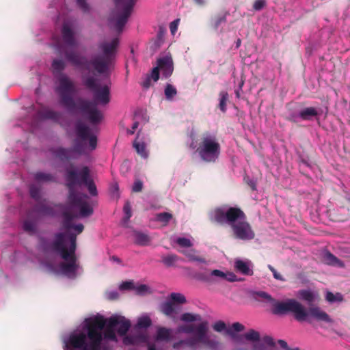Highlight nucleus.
Listing matches in <instances>:
<instances>
[{
  "label": "nucleus",
  "instance_id": "obj_12",
  "mask_svg": "<svg viewBox=\"0 0 350 350\" xmlns=\"http://www.w3.org/2000/svg\"><path fill=\"white\" fill-rule=\"evenodd\" d=\"M75 129L77 137L82 142L88 140L90 149L94 150L97 146V137L92 133L90 128L81 121H77Z\"/></svg>",
  "mask_w": 350,
  "mask_h": 350
},
{
  "label": "nucleus",
  "instance_id": "obj_2",
  "mask_svg": "<svg viewBox=\"0 0 350 350\" xmlns=\"http://www.w3.org/2000/svg\"><path fill=\"white\" fill-rule=\"evenodd\" d=\"M82 79L85 87L92 92L93 102L78 98L75 101L76 107L71 111L78 109L85 119L92 125H96L102 120L103 115L96 105H105L110 102V87L107 84L98 85L92 76L83 75Z\"/></svg>",
  "mask_w": 350,
  "mask_h": 350
},
{
  "label": "nucleus",
  "instance_id": "obj_55",
  "mask_svg": "<svg viewBox=\"0 0 350 350\" xmlns=\"http://www.w3.org/2000/svg\"><path fill=\"white\" fill-rule=\"evenodd\" d=\"M143 189V183L140 180H136L132 187L133 192L137 193L142 191Z\"/></svg>",
  "mask_w": 350,
  "mask_h": 350
},
{
  "label": "nucleus",
  "instance_id": "obj_33",
  "mask_svg": "<svg viewBox=\"0 0 350 350\" xmlns=\"http://www.w3.org/2000/svg\"><path fill=\"white\" fill-rule=\"evenodd\" d=\"M299 297L308 303L313 302L314 300V295L313 293L309 290H301L298 292Z\"/></svg>",
  "mask_w": 350,
  "mask_h": 350
},
{
  "label": "nucleus",
  "instance_id": "obj_10",
  "mask_svg": "<svg viewBox=\"0 0 350 350\" xmlns=\"http://www.w3.org/2000/svg\"><path fill=\"white\" fill-rule=\"evenodd\" d=\"M88 196L82 193H68V202L72 208L79 209V215L87 217L92 215L93 208L86 201Z\"/></svg>",
  "mask_w": 350,
  "mask_h": 350
},
{
  "label": "nucleus",
  "instance_id": "obj_31",
  "mask_svg": "<svg viewBox=\"0 0 350 350\" xmlns=\"http://www.w3.org/2000/svg\"><path fill=\"white\" fill-rule=\"evenodd\" d=\"M199 334H196V337L190 338L185 340L186 346L191 350H196L199 343H201V340L199 339Z\"/></svg>",
  "mask_w": 350,
  "mask_h": 350
},
{
  "label": "nucleus",
  "instance_id": "obj_45",
  "mask_svg": "<svg viewBox=\"0 0 350 350\" xmlns=\"http://www.w3.org/2000/svg\"><path fill=\"white\" fill-rule=\"evenodd\" d=\"M40 189L36 187L34 185H31L29 187V193L32 198L35 199L36 200H38L40 199Z\"/></svg>",
  "mask_w": 350,
  "mask_h": 350
},
{
  "label": "nucleus",
  "instance_id": "obj_54",
  "mask_svg": "<svg viewBox=\"0 0 350 350\" xmlns=\"http://www.w3.org/2000/svg\"><path fill=\"white\" fill-rule=\"evenodd\" d=\"M173 348L176 350H187V346L185 340H180L173 344Z\"/></svg>",
  "mask_w": 350,
  "mask_h": 350
},
{
  "label": "nucleus",
  "instance_id": "obj_38",
  "mask_svg": "<svg viewBox=\"0 0 350 350\" xmlns=\"http://www.w3.org/2000/svg\"><path fill=\"white\" fill-rule=\"evenodd\" d=\"M219 96H220V99H219V107L223 113H225L227 109L226 103L228 100V92L223 91L219 93Z\"/></svg>",
  "mask_w": 350,
  "mask_h": 350
},
{
  "label": "nucleus",
  "instance_id": "obj_59",
  "mask_svg": "<svg viewBox=\"0 0 350 350\" xmlns=\"http://www.w3.org/2000/svg\"><path fill=\"white\" fill-rule=\"evenodd\" d=\"M253 350H267L265 345L262 341H256L252 345Z\"/></svg>",
  "mask_w": 350,
  "mask_h": 350
},
{
  "label": "nucleus",
  "instance_id": "obj_20",
  "mask_svg": "<svg viewBox=\"0 0 350 350\" xmlns=\"http://www.w3.org/2000/svg\"><path fill=\"white\" fill-rule=\"evenodd\" d=\"M110 318H116L118 321V326L117 332L119 335L124 336L129 331L131 327V323L129 320H126L124 317L121 316H113Z\"/></svg>",
  "mask_w": 350,
  "mask_h": 350
},
{
  "label": "nucleus",
  "instance_id": "obj_4",
  "mask_svg": "<svg viewBox=\"0 0 350 350\" xmlns=\"http://www.w3.org/2000/svg\"><path fill=\"white\" fill-rule=\"evenodd\" d=\"M118 44V38L112 39L110 42L100 43L98 47L103 52V55L94 57L91 60H88L85 57H82L73 51H66L65 57L72 64L83 70L91 71L93 69L98 74L109 75Z\"/></svg>",
  "mask_w": 350,
  "mask_h": 350
},
{
  "label": "nucleus",
  "instance_id": "obj_51",
  "mask_svg": "<svg viewBox=\"0 0 350 350\" xmlns=\"http://www.w3.org/2000/svg\"><path fill=\"white\" fill-rule=\"evenodd\" d=\"M256 295L260 298L265 299L270 302L271 304L274 301V299L269 294L265 291H258L256 293Z\"/></svg>",
  "mask_w": 350,
  "mask_h": 350
},
{
  "label": "nucleus",
  "instance_id": "obj_58",
  "mask_svg": "<svg viewBox=\"0 0 350 350\" xmlns=\"http://www.w3.org/2000/svg\"><path fill=\"white\" fill-rule=\"evenodd\" d=\"M262 342L265 345H267L269 347H274L275 346V342H274L273 338L269 336H264L262 339Z\"/></svg>",
  "mask_w": 350,
  "mask_h": 350
},
{
  "label": "nucleus",
  "instance_id": "obj_64",
  "mask_svg": "<svg viewBox=\"0 0 350 350\" xmlns=\"http://www.w3.org/2000/svg\"><path fill=\"white\" fill-rule=\"evenodd\" d=\"M210 275H212V276H215V277H219V278H224V275H225V273L220 271V270H218V269H215V270H213L211 273H210Z\"/></svg>",
  "mask_w": 350,
  "mask_h": 350
},
{
  "label": "nucleus",
  "instance_id": "obj_23",
  "mask_svg": "<svg viewBox=\"0 0 350 350\" xmlns=\"http://www.w3.org/2000/svg\"><path fill=\"white\" fill-rule=\"evenodd\" d=\"M318 114L317 110L314 107H310L301 110L299 113V117L303 120H311L312 118L317 116Z\"/></svg>",
  "mask_w": 350,
  "mask_h": 350
},
{
  "label": "nucleus",
  "instance_id": "obj_9",
  "mask_svg": "<svg viewBox=\"0 0 350 350\" xmlns=\"http://www.w3.org/2000/svg\"><path fill=\"white\" fill-rule=\"evenodd\" d=\"M196 152L204 162L215 163L221 152V146L217 136L208 131L203 133Z\"/></svg>",
  "mask_w": 350,
  "mask_h": 350
},
{
  "label": "nucleus",
  "instance_id": "obj_60",
  "mask_svg": "<svg viewBox=\"0 0 350 350\" xmlns=\"http://www.w3.org/2000/svg\"><path fill=\"white\" fill-rule=\"evenodd\" d=\"M224 279L229 282L237 281V275L232 272L225 273Z\"/></svg>",
  "mask_w": 350,
  "mask_h": 350
},
{
  "label": "nucleus",
  "instance_id": "obj_6",
  "mask_svg": "<svg viewBox=\"0 0 350 350\" xmlns=\"http://www.w3.org/2000/svg\"><path fill=\"white\" fill-rule=\"evenodd\" d=\"M66 233H56L51 243L52 250L65 260L60 263L59 267L63 274L75 278L79 268L76 256L77 234H68V245L66 243Z\"/></svg>",
  "mask_w": 350,
  "mask_h": 350
},
{
  "label": "nucleus",
  "instance_id": "obj_42",
  "mask_svg": "<svg viewBox=\"0 0 350 350\" xmlns=\"http://www.w3.org/2000/svg\"><path fill=\"white\" fill-rule=\"evenodd\" d=\"M151 324L150 318L148 316H144L138 319L136 326L138 328H148Z\"/></svg>",
  "mask_w": 350,
  "mask_h": 350
},
{
  "label": "nucleus",
  "instance_id": "obj_50",
  "mask_svg": "<svg viewBox=\"0 0 350 350\" xmlns=\"http://www.w3.org/2000/svg\"><path fill=\"white\" fill-rule=\"evenodd\" d=\"M213 327L215 331L221 332L226 329V325L224 321H218L213 325Z\"/></svg>",
  "mask_w": 350,
  "mask_h": 350
},
{
  "label": "nucleus",
  "instance_id": "obj_25",
  "mask_svg": "<svg viewBox=\"0 0 350 350\" xmlns=\"http://www.w3.org/2000/svg\"><path fill=\"white\" fill-rule=\"evenodd\" d=\"M36 211L42 215L53 216L55 215L53 206L46 203L38 204L36 206Z\"/></svg>",
  "mask_w": 350,
  "mask_h": 350
},
{
  "label": "nucleus",
  "instance_id": "obj_1",
  "mask_svg": "<svg viewBox=\"0 0 350 350\" xmlns=\"http://www.w3.org/2000/svg\"><path fill=\"white\" fill-rule=\"evenodd\" d=\"M118 325V319H105L96 316L87 319L82 332L70 334L65 347L78 350H100L103 339L117 341L114 328Z\"/></svg>",
  "mask_w": 350,
  "mask_h": 350
},
{
  "label": "nucleus",
  "instance_id": "obj_46",
  "mask_svg": "<svg viewBox=\"0 0 350 350\" xmlns=\"http://www.w3.org/2000/svg\"><path fill=\"white\" fill-rule=\"evenodd\" d=\"M326 299L331 303H333L336 301H342V296L339 293L334 295L331 292H327L326 294Z\"/></svg>",
  "mask_w": 350,
  "mask_h": 350
},
{
  "label": "nucleus",
  "instance_id": "obj_17",
  "mask_svg": "<svg viewBox=\"0 0 350 350\" xmlns=\"http://www.w3.org/2000/svg\"><path fill=\"white\" fill-rule=\"evenodd\" d=\"M148 337L146 334L137 333L136 334H131L126 336L123 338V342L126 345H139L145 343L148 341Z\"/></svg>",
  "mask_w": 350,
  "mask_h": 350
},
{
  "label": "nucleus",
  "instance_id": "obj_15",
  "mask_svg": "<svg viewBox=\"0 0 350 350\" xmlns=\"http://www.w3.org/2000/svg\"><path fill=\"white\" fill-rule=\"evenodd\" d=\"M157 68L165 78L170 77L173 72V62L171 57L165 56L157 59Z\"/></svg>",
  "mask_w": 350,
  "mask_h": 350
},
{
  "label": "nucleus",
  "instance_id": "obj_52",
  "mask_svg": "<svg viewBox=\"0 0 350 350\" xmlns=\"http://www.w3.org/2000/svg\"><path fill=\"white\" fill-rule=\"evenodd\" d=\"M167 31V29L165 27H163V26H159V32L157 34V45L160 46L161 43L163 42V38L164 35L165 34Z\"/></svg>",
  "mask_w": 350,
  "mask_h": 350
},
{
  "label": "nucleus",
  "instance_id": "obj_39",
  "mask_svg": "<svg viewBox=\"0 0 350 350\" xmlns=\"http://www.w3.org/2000/svg\"><path fill=\"white\" fill-rule=\"evenodd\" d=\"M196 326L194 325H180L177 328V331L179 333L192 334H196Z\"/></svg>",
  "mask_w": 350,
  "mask_h": 350
},
{
  "label": "nucleus",
  "instance_id": "obj_37",
  "mask_svg": "<svg viewBox=\"0 0 350 350\" xmlns=\"http://www.w3.org/2000/svg\"><path fill=\"white\" fill-rule=\"evenodd\" d=\"M172 218V215L167 212L160 213L156 215V221L163 224L164 226H166Z\"/></svg>",
  "mask_w": 350,
  "mask_h": 350
},
{
  "label": "nucleus",
  "instance_id": "obj_40",
  "mask_svg": "<svg viewBox=\"0 0 350 350\" xmlns=\"http://www.w3.org/2000/svg\"><path fill=\"white\" fill-rule=\"evenodd\" d=\"M244 337L247 340L256 342L260 340V334L258 332L251 329L244 334Z\"/></svg>",
  "mask_w": 350,
  "mask_h": 350
},
{
  "label": "nucleus",
  "instance_id": "obj_16",
  "mask_svg": "<svg viewBox=\"0 0 350 350\" xmlns=\"http://www.w3.org/2000/svg\"><path fill=\"white\" fill-rule=\"evenodd\" d=\"M70 23H64L62 29V36L64 42L68 46L75 47L77 42L75 37V32L70 28Z\"/></svg>",
  "mask_w": 350,
  "mask_h": 350
},
{
  "label": "nucleus",
  "instance_id": "obj_26",
  "mask_svg": "<svg viewBox=\"0 0 350 350\" xmlns=\"http://www.w3.org/2000/svg\"><path fill=\"white\" fill-rule=\"evenodd\" d=\"M135 243L142 246L148 245L151 241L150 237L145 233L141 232H134Z\"/></svg>",
  "mask_w": 350,
  "mask_h": 350
},
{
  "label": "nucleus",
  "instance_id": "obj_56",
  "mask_svg": "<svg viewBox=\"0 0 350 350\" xmlns=\"http://www.w3.org/2000/svg\"><path fill=\"white\" fill-rule=\"evenodd\" d=\"M268 269L273 273V275L274 278H275L276 280H281V281L284 280L282 275L280 273H279L273 266L269 265Z\"/></svg>",
  "mask_w": 350,
  "mask_h": 350
},
{
  "label": "nucleus",
  "instance_id": "obj_8",
  "mask_svg": "<svg viewBox=\"0 0 350 350\" xmlns=\"http://www.w3.org/2000/svg\"><path fill=\"white\" fill-rule=\"evenodd\" d=\"M66 185L68 193H79L75 187L77 186L85 185L92 196L98 195L96 186L91 178L90 170L88 166H83L79 172L72 168H66L65 174Z\"/></svg>",
  "mask_w": 350,
  "mask_h": 350
},
{
  "label": "nucleus",
  "instance_id": "obj_43",
  "mask_svg": "<svg viewBox=\"0 0 350 350\" xmlns=\"http://www.w3.org/2000/svg\"><path fill=\"white\" fill-rule=\"evenodd\" d=\"M183 254L189 258L190 261H197L200 262H204V258L196 255V252L193 250L185 251Z\"/></svg>",
  "mask_w": 350,
  "mask_h": 350
},
{
  "label": "nucleus",
  "instance_id": "obj_30",
  "mask_svg": "<svg viewBox=\"0 0 350 350\" xmlns=\"http://www.w3.org/2000/svg\"><path fill=\"white\" fill-rule=\"evenodd\" d=\"M161 311L166 316L171 317L176 312L175 305L171 301H166L162 304Z\"/></svg>",
  "mask_w": 350,
  "mask_h": 350
},
{
  "label": "nucleus",
  "instance_id": "obj_36",
  "mask_svg": "<svg viewBox=\"0 0 350 350\" xmlns=\"http://www.w3.org/2000/svg\"><path fill=\"white\" fill-rule=\"evenodd\" d=\"M23 228L25 232H27L31 234H33L36 232V223H35V221H31V220H29V219L25 220L23 222Z\"/></svg>",
  "mask_w": 350,
  "mask_h": 350
},
{
  "label": "nucleus",
  "instance_id": "obj_53",
  "mask_svg": "<svg viewBox=\"0 0 350 350\" xmlns=\"http://www.w3.org/2000/svg\"><path fill=\"white\" fill-rule=\"evenodd\" d=\"M148 286L146 284H140L137 286H135L134 288L137 295H144V293L148 292Z\"/></svg>",
  "mask_w": 350,
  "mask_h": 350
},
{
  "label": "nucleus",
  "instance_id": "obj_32",
  "mask_svg": "<svg viewBox=\"0 0 350 350\" xmlns=\"http://www.w3.org/2000/svg\"><path fill=\"white\" fill-rule=\"evenodd\" d=\"M178 259L177 255L171 254L162 256L161 262L167 267H172Z\"/></svg>",
  "mask_w": 350,
  "mask_h": 350
},
{
  "label": "nucleus",
  "instance_id": "obj_27",
  "mask_svg": "<svg viewBox=\"0 0 350 350\" xmlns=\"http://www.w3.org/2000/svg\"><path fill=\"white\" fill-rule=\"evenodd\" d=\"M171 337V329L165 327H159L157 331L156 340L168 341Z\"/></svg>",
  "mask_w": 350,
  "mask_h": 350
},
{
  "label": "nucleus",
  "instance_id": "obj_49",
  "mask_svg": "<svg viewBox=\"0 0 350 350\" xmlns=\"http://www.w3.org/2000/svg\"><path fill=\"white\" fill-rule=\"evenodd\" d=\"M123 211L125 214V219L126 220L129 219L132 216L131 206L129 202L127 201L125 202L124 207H123Z\"/></svg>",
  "mask_w": 350,
  "mask_h": 350
},
{
  "label": "nucleus",
  "instance_id": "obj_22",
  "mask_svg": "<svg viewBox=\"0 0 350 350\" xmlns=\"http://www.w3.org/2000/svg\"><path fill=\"white\" fill-rule=\"evenodd\" d=\"M235 269L245 275H252L253 271L250 268L249 264L242 260H236L234 262Z\"/></svg>",
  "mask_w": 350,
  "mask_h": 350
},
{
  "label": "nucleus",
  "instance_id": "obj_34",
  "mask_svg": "<svg viewBox=\"0 0 350 350\" xmlns=\"http://www.w3.org/2000/svg\"><path fill=\"white\" fill-rule=\"evenodd\" d=\"M165 96L167 100H172L173 98L177 94V90L174 86L167 83L164 90Z\"/></svg>",
  "mask_w": 350,
  "mask_h": 350
},
{
  "label": "nucleus",
  "instance_id": "obj_24",
  "mask_svg": "<svg viewBox=\"0 0 350 350\" xmlns=\"http://www.w3.org/2000/svg\"><path fill=\"white\" fill-rule=\"evenodd\" d=\"M34 179L39 183H53L56 181V178L54 175L42 172L35 173Z\"/></svg>",
  "mask_w": 350,
  "mask_h": 350
},
{
  "label": "nucleus",
  "instance_id": "obj_62",
  "mask_svg": "<svg viewBox=\"0 0 350 350\" xmlns=\"http://www.w3.org/2000/svg\"><path fill=\"white\" fill-rule=\"evenodd\" d=\"M112 25L110 27L111 29L121 32L124 27L125 23H111Z\"/></svg>",
  "mask_w": 350,
  "mask_h": 350
},
{
  "label": "nucleus",
  "instance_id": "obj_3",
  "mask_svg": "<svg viewBox=\"0 0 350 350\" xmlns=\"http://www.w3.org/2000/svg\"><path fill=\"white\" fill-rule=\"evenodd\" d=\"M212 222L230 227L235 239L242 241L252 240L255 232L246 221L245 213L239 207L224 205L215 208L210 213Z\"/></svg>",
  "mask_w": 350,
  "mask_h": 350
},
{
  "label": "nucleus",
  "instance_id": "obj_61",
  "mask_svg": "<svg viewBox=\"0 0 350 350\" xmlns=\"http://www.w3.org/2000/svg\"><path fill=\"white\" fill-rule=\"evenodd\" d=\"M265 5V0H256L254 3V8L256 10H261Z\"/></svg>",
  "mask_w": 350,
  "mask_h": 350
},
{
  "label": "nucleus",
  "instance_id": "obj_7",
  "mask_svg": "<svg viewBox=\"0 0 350 350\" xmlns=\"http://www.w3.org/2000/svg\"><path fill=\"white\" fill-rule=\"evenodd\" d=\"M51 66L55 75L59 74V85L56 92L59 96L60 103L68 111H72L76 107L75 100L73 98L76 88L74 83L66 75L61 73L65 68V63L62 59H54Z\"/></svg>",
  "mask_w": 350,
  "mask_h": 350
},
{
  "label": "nucleus",
  "instance_id": "obj_57",
  "mask_svg": "<svg viewBox=\"0 0 350 350\" xmlns=\"http://www.w3.org/2000/svg\"><path fill=\"white\" fill-rule=\"evenodd\" d=\"M159 70L157 66L153 68L150 75H148L150 77L151 79H153L154 81H157L159 79Z\"/></svg>",
  "mask_w": 350,
  "mask_h": 350
},
{
  "label": "nucleus",
  "instance_id": "obj_48",
  "mask_svg": "<svg viewBox=\"0 0 350 350\" xmlns=\"http://www.w3.org/2000/svg\"><path fill=\"white\" fill-rule=\"evenodd\" d=\"M119 288L121 291L134 290L135 285L133 281H125L120 285Z\"/></svg>",
  "mask_w": 350,
  "mask_h": 350
},
{
  "label": "nucleus",
  "instance_id": "obj_41",
  "mask_svg": "<svg viewBox=\"0 0 350 350\" xmlns=\"http://www.w3.org/2000/svg\"><path fill=\"white\" fill-rule=\"evenodd\" d=\"M245 329V327L243 325H242L241 323H239V322H236V323H232V327L228 329H226V333L234 337V332H241V331H243Z\"/></svg>",
  "mask_w": 350,
  "mask_h": 350
},
{
  "label": "nucleus",
  "instance_id": "obj_13",
  "mask_svg": "<svg viewBox=\"0 0 350 350\" xmlns=\"http://www.w3.org/2000/svg\"><path fill=\"white\" fill-rule=\"evenodd\" d=\"M77 6L83 12H88L90 10V5L86 0H75ZM123 5V13L121 15L118 22H126L130 15L131 10L135 3L136 0H122Z\"/></svg>",
  "mask_w": 350,
  "mask_h": 350
},
{
  "label": "nucleus",
  "instance_id": "obj_28",
  "mask_svg": "<svg viewBox=\"0 0 350 350\" xmlns=\"http://www.w3.org/2000/svg\"><path fill=\"white\" fill-rule=\"evenodd\" d=\"M133 146L136 152L142 158L146 159L148 157V152L146 150V146L144 142H138L135 140L133 143Z\"/></svg>",
  "mask_w": 350,
  "mask_h": 350
},
{
  "label": "nucleus",
  "instance_id": "obj_14",
  "mask_svg": "<svg viewBox=\"0 0 350 350\" xmlns=\"http://www.w3.org/2000/svg\"><path fill=\"white\" fill-rule=\"evenodd\" d=\"M208 332V322L203 321L198 324L196 327V332L199 334V339L201 343L204 345L208 350H217L219 342L211 340L206 336Z\"/></svg>",
  "mask_w": 350,
  "mask_h": 350
},
{
  "label": "nucleus",
  "instance_id": "obj_19",
  "mask_svg": "<svg viewBox=\"0 0 350 350\" xmlns=\"http://www.w3.org/2000/svg\"><path fill=\"white\" fill-rule=\"evenodd\" d=\"M38 114L42 119L51 120L55 122L59 121L61 118V113L59 112L46 107L39 110Z\"/></svg>",
  "mask_w": 350,
  "mask_h": 350
},
{
  "label": "nucleus",
  "instance_id": "obj_21",
  "mask_svg": "<svg viewBox=\"0 0 350 350\" xmlns=\"http://www.w3.org/2000/svg\"><path fill=\"white\" fill-rule=\"evenodd\" d=\"M323 260L325 264L329 265L337 266L339 267H342L344 266L343 262L340 260L328 251L323 254Z\"/></svg>",
  "mask_w": 350,
  "mask_h": 350
},
{
  "label": "nucleus",
  "instance_id": "obj_5",
  "mask_svg": "<svg viewBox=\"0 0 350 350\" xmlns=\"http://www.w3.org/2000/svg\"><path fill=\"white\" fill-rule=\"evenodd\" d=\"M271 312L275 315L293 313L294 318L299 322L307 321L311 323L312 319L327 323L333 322L330 317L320 308L310 307L308 310L295 299H288L284 301H278L274 299Z\"/></svg>",
  "mask_w": 350,
  "mask_h": 350
},
{
  "label": "nucleus",
  "instance_id": "obj_63",
  "mask_svg": "<svg viewBox=\"0 0 350 350\" xmlns=\"http://www.w3.org/2000/svg\"><path fill=\"white\" fill-rule=\"evenodd\" d=\"M142 86L145 89H148L151 85V79L149 75H147L144 80L141 83Z\"/></svg>",
  "mask_w": 350,
  "mask_h": 350
},
{
  "label": "nucleus",
  "instance_id": "obj_18",
  "mask_svg": "<svg viewBox=\"0 0 350 350\" xmlns=\"http://www.w3.org/2000/svg\"><path fill=\"white\" fill-rule=\"evenodd\" d=\"M64 217L62 221V228L66 230L63 233H66V243H68V234L71 233L69 230L72 228V220L75 217V215L68 211H64L62 213Z\"/></svg>",
  "mask_w": 350,
  "mask_h": 350
},
{
  "label": "nucleus",
  "instance_id": "obj_47",
  "mask_svg": "<svg viewBox=\"0 0 350 350\" xmlns=\"http://www.w3.org/2000/svg\"><path fill=\"white\" fill-rule=\"evenodd\" d=\"M176 243L183 247H189L192 245L191 241L187 238L179 237L176 239Z\"/></svg>",
  "mask_w": 350,
  "mask_h": 350
},
{
  "label": "nucleus",
  "instance_id": "obj_44",
  "mask_svg": "<svg viewBox=\"0 0 350 350\" xmlns=\"http://www.w3.org/2000/svg\"><path fill=\"white\" fill-rule=\"evenodd\" d=\"M57 22H70L68 19V12L65 8H62L61 11L57 16Z\"/></svg>",
  "mask_w": 350,
  "mask_h": 350
},
{
  "label": "nucleus",
  "instance_id": "obj_11",
  "mask_svg": "<svg viewBox=\"0 0 350 350\" xmlns=\"http://www.w3.org/2000/svg\"><path fill=\"white\" fill-rule=\"evenodd\" d=\"M83 152V146L78 142L75 143L73 148H65L62 147H58L56 148L51 149V152L52 154L62 162L76 159V153L81 154Z\"/></svg>",
  "mask_w": 350,
  "mask_h": 350
},
{
  "label": "nucleus",
  "instance_id": "obj_35",
  "mask_svg": "<svg viewBox=\"0 0 350 350\" xmlns=\"http://www.w3.org/2000/svg\"><path fill=\"white\" fill-rule=\"evenodd\" d=\"M170 301L175 304H183L187 302L186 298L184 295L180 293H172L170 295Z\"/></svg>",
  "mask_w": 350,
  "mask_h": 350
},
{
  "label": "nucleus",
  "instance_id": "obj_29",
  "mask_svg": "<svg viewBox=\"0 0 350 350\" xmlns=\"http://www.w3.org/2000/svg\"><path fill=\"white\" fill-rule=\"evenodd\" d=\"M180 319L183 322L191 323L194 321H201L202 317L198 314L185 312L180 316Z\"/></svg>",
  "mask_w": 350,
  "mask_h": 350
}]
</instances>
